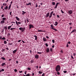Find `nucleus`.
<instances>
[{
	"mask_svg": "<svg viewBox=\"0 0 76 76\" xmlns=\"http://www.w3.org/2000/svg\"><path fill=\"white\" fill-rule=\"evenodd\" d=\"M52 29H53V30H54V31H57V30L54 28H52Z\"/></svg>",
	"mask_w": 76,
	"mask_h": 76,
	"instance_id": "412c9836",
	"label": "nucleus"
},
{
	"mask_svg": "<svg viewBox=\"0 0 76 76\" xmlns=\"http://www.w3.org/2000/svg\"><path fill=\"white\" fill-rule=\"evenodd\" d=\"M1 58L3 60H6V58L4 57H1Z\"/></svg>",
	"mask_w": 76,
	"mask_h": 76,
	"instance_id": "c85d7f7f",
	"label": "nucleus"
},
{
	"mask_svg": "<svg viewBox=\"0 0 76 76\" xmlns=\"http://www.w3.org/2000/svg\"><path fill=\"white\" fill-rule=\"evenodd\" d=\"M27 6H29V5H31V3L29 2L27 4Z\"/></svg>",
	"mask_w": 76,
	"mask_h": 76,
	"instance_id": "bb28decb",
	"label": "nucleus"
},
{
	"mask_svg": "<svg viewBox=\"0 0 76 76\" xmlns=\"http://www.w3.org/2000/svg\"><path fill=\"white\" fill-rule=\"evenodd\" d=\"M4 9L5 10H7V9H8V6H6V7H4Z\"/></svg>",
	"mask_w": 76,
	"mask_h": 76,
	"instance_id": "aec40b11",
	"label": "nucleus"
},
{
	"mask_svg": "<svg viewBox=\"0 0 76 76\" xmlns=\"http://www.w3.org/2000/svg\"><path fill=\"white\" fill-rule=\"evenodd\" d=\"M11 23H15V22H11Z\"/></svg>",
	"mask_w": 76,
	"mask_h": 76,
	"instance_id": "864d4df0",
	"label": "nucleus"
},
{
	"mask_svg": "<svg viewBox=\"0 0 76 76\" xmlns=\"http://www.w3.org/2000/svg\"><path fill=\"white\" fill-rule=\"evenodd\" d=\"M68 44H70V43H71V42H70L69 41L68 42Z\"/></svg>",
	"mask_w": 76,
	"mask_h": 76,
	"instance_id": "bf43d9fd",
	"label": "nucleus"
},
{
	"mask_svg": "<svg viewBox=\"0 0 76 76\" xmlns=\"http://www.w3.org/2000/svg\"><path fill=\"white\" fill-rule=\"evenodd\" d=\"M15 23L17 26H18V25H19V24H21V23H22L20 22H18L17 21H15Z\"/></svg>",
	"mask_w": 76,
	"mask_h": 76,
	"instance_id": "39448f33",
	"label": "nucleus"
},
{
	"mask_svg": "<svg viewBox=\"0 0 76 76\" xmlns=\"http://www.w3.org/2000/svg\"><path fill=\"white\" fill-rule=\"evenodd\" d=\"M17 71H18V70L16 69H14L15 72H17Z\"/></svg>",
	"mask_w": 76,
	"mask_h": 76,
	"instance_id": "a19ab883",
	"label": "nucleus"
},
{
	"mask_svg": "<svg viewBox=\"0 0 76 76\" xmlns=\"http://www.w3.org/2000/svg\"><path fill=\"white\" fill-rule=\"evenodd\" d=\"M69 24L70 25H72V23H69Z\"/></svg>",
	"mask_w": 76,
	"mask_h": 76,
	"instance_id": "3c124183",
	"label": "nucleus"
},
{
	"mask_svg": "<svg viewBox=\"0 0 76 76\" xmlns=\"http://www.w3.org/2000/svg\"><path fill=\"white\" fill-rule=\"evenodd\" d=\"M43 41H44V42H45L46 41H47V39H46V38L43 37Z\"/></svg>",
	"mask_w": 76,
	"mask_h": 76,
	"instance_id": "1a4fd4ad",
	"label": "nucleus"
},
{
	"mask_svg": "<svg viewBox=\"0 0 76 76\" xmlns=\"http://www.w3.org/2000/svg\"><path fill=\"white\" fill-rule=\"evenodd\" d=\"M53 13H54L53 11H52L51 12H50V15L49 17V18H51V17H52V16H53Z\"/></svg>",
	"mask_w": 76,
	"mask_h": 76,
	"instance_id": "423d86ee",
	"label": "nucleus"
},
{
	"mask_svg": "<svg viewBox=\"0 0 76 76\" xmlns=\"http://www.w3.org/2000/svg\"><path fill=\"white\" fill-rule=\"evenodd\" d=\"M60 70V66L59 65H58L56 67V70L57 72H59Z\"/></svg>",
	"mask_w": 76,
	"mask_h": 76,
	"instance_id": "f257e3e1",
	"label": "nucleus"
},
{
	"mask_svg": "<svg viewBox=\"0 0 76 76\" xmlns=\"http://www.w3.org/2000/svg\"><path fill=\"white\" fill-rule=\"evenodd\" d=\"M64 73H66L67 71H64Z\"/></svg>",
	"mask_w": 76,
	"mask_h": 76,
	"instance_id": "8fccbe9b",
	"label": "nucleus"
},
{
	"mask_svg": "<svg viewBox=\"0 0 76 76\" xmlns=\"http://www.w3.org/2000/svg\"><path fill=\"white\" fill-rule=\"evenodd\" d=\"M15 18L17 19V20H18V21H19V20H20V19L18 17H15Z\"/></svg>",
	"mask_w": 76,
	"mask_h": 76,
	"instance_id": "2eb2a0df",
	"label": "nucleus"
},
{
	"mask_svg": "<svg viewBox=\"0 0 76 76\" xmlns=\"http://www.w3.org/2000/svg\"><path fill=\"white\" fill-rule=\"evenodd\" d=\"M4 28L5 29V31H7V26L4 27Z\"/></svg>",
	"mask_w": 76,
	"mask_h": 76,
	"instance_id": "6ab92c4d",
	"label": "nucleus"
},
{
	"mask_svg": "<svg viewBox=\"0 0 76 76\" xmlns=\"http://www.w3.org/2000/svg\"><path fill=\"white\" fill-rule=\"evenodd\" d=\"M1 16L2 18H3V17H4V15L3 14L2 15H1Z\"/></svg>",
	"mask_w": 76,
	"mask_h": 76,
	"instance_id": "49530a36",
	"label": "nucleus"
},
{
	"mask_svg": "<svg viewBox=\"0 0 76 76\" xmlns=\"http://www.w3.org/2000/svg\"><path fill=\"white\" fill-rule=\"evenodd\" d=\"M10 33H8L7 34V37H10Z\"/></svg>",
	"mask_w": 76,
	"mask_h": 76,
	"instance_id": "72a5a7b5",
	"label": "nucleus"
},
{
	"mask_svg": "<svg viewBox=\"0 0 76 76\" xmlns=\"http://www.w3.org/2000/svg\"><path fill=\"white\" fill-rule=\"evenodd\" d=\"M38 57H39V55H36L35 56V58L38 59Z\"/></svg>",
	"mask_w": 76,
	"mask_h": 76,
	"instance_id": "9b49d317",
	"label": "nucleus"
},
{
	"mask_svg": "<svg viewBox=\"0 0 76 76\" xmlns=\"http://www.w3.org/2000/svg\"><path fill=\"white\" fill-rule=\"evenodd\" d=\"M4 44H7V42H6V41L5 40L4 41Z\"/></svg>",
	"mask_w": 76,
	"mask_h": 76,
	"instance_id": "393cba45",
	"label": "nucleus"
},
{
	"mask_svg": "<svg viewBox=\"0 0 76 76\" xmlns=\"http://www.w3.org/2000/svg\"><path fill=\"white\" fill-rule=\"evenodd\" d=\"M30 63H34V61L33 60H31Z\"/></svg>",
	"mask_w": 76,
	"mask_h": 76,
	"instance_id": "a878e982",
	"label": "nucleus"
},
{
	"mask_svg": "<svg viewBox=\"0 0 76 76\" xmlns=\"http://www.w3.org/2000/svg\"><path fill=\"white\" fill-rule=\"evenodd\" d=\"M34 72L32 73V76H34Z\"/></svg>",
	"mask_w": 76,
	"mask_h": 76,
	"instance_id": "052dcab7",
	"label": "nucleus"
},
{
	"mask_svg": "<svg viewBox=\"0 0 76 76\" xmlns=\"http://www.w3.org/2000/svg\"><path fill=\"white\" fill-rule=\"evenodd\" d=\"M22 12H23V13H22V15H24L25 14H26V12L25 11H23Z\"/></svg>",
	"mask_w": 76,
	"mask_h": 76,
	"instance_id": "f3484780",
	"label": "nucleus"
},
{
	"mask_svg": "<svg viewBox=\"0 0 76 76\" xmlns=\"http://www.w3.org/2000/svg\"><path fill=\"white\" fill-rule=\"evenodd\" d=\"M19 29L20 31H21L22 32H23L25 31V27H24V28L21 27L19 28Z\"/></svg>",
	"mask_w": 76,
	"mask_h": 76,
	"instance_id": "f03ea898",
	"label": "nucleus"
},
{
	"mask_svg": "<svg viewBox=\"0 0 76 76\" xmlns=\"http://www.w3.org/2000/svg\"><path fill=\"white\" fill-rule=\"evenodd\" d=\"M57 25H58V22L57 21H56L55 22L54 25H55V26H57Z\"/></svg>",
	"mask_w": 76,
	"mask_h": 76,
	"instance_id": "a211bd4d",
	"label": "nucleus"
},
{
	"mask_svg": "<svg viewBox=\"0 0 76 76\" xmlns=\"http://www.w3.org/2000/svg\"><path fill=\"white\" fill-rule=\"evenodd\" d=\"M69 15H72L73 13V10H69L68 11Z\"/></svg>",
	"mask_w": 76,
	"mask_h": 76,
	"instance_id": "7ed1b4c3",
	"label": "nucleus"
},
{
	"mask_svg": "<svg viewBox=\"0 0 76 76\" xmlns=\"http://www.w3.org/2000/svg\"><path fill=\"white\" fill-rule=\"evenodd\" d=\"M7 19V18H2V20H4V21H5Z\"/></svg>",
	"mask_w": 76,
	"mask_h": 76,
	"instance_id": "4468645a",
	"label": "nucleus"
},
{
	"mask_svg": "<svg viewBox=\"0 0 76 76\" xmlns=\"http://www.w3.org/2000/svg\"><path fill=\"white\" fill-rule=\"evenodd\" d=\"M49 15H50V12H48L46 14V17H48L49 16Z\"/></svg>",
	"mask_w": 76,
	"mask_h": 76,
	"instance_id": "4be33fe9",
	"label": "nucleus"
},
{
	"mask_svg": "<svg viewBox=\"0 0 76 76\" xmlns=\"http://www.w3.org/2000/svg\"><path fill=\"white\" fill-rule=\"evenodd\" d=\"M52 4L53 6H54V5H56V3L54 2H52Z\"/></svg>",
	"mask_w": 76,
	"mask_h": 76,
	"instance_id": "2f4dec72",
	"label": "nucleus"
},
{
	"mask_svg": "<svg viewBox=\"0 0 76 76\" xmlns=\"http://www.w3.org/2000/svg\"><path fill=\"white\" fill-rule=\"evenodd\" d=\"M46 38H47L48 39L49 38V37H48V36H46Z\"/></svg>",
	"mask_w": 76,
	"mask_h": 76,
	"instance_id": "680f3d73",
	"label": "nucleus"
},
{
	"mask_svg": "<svg viewBox=\"0 0 76 76\" xmlns=\"http://www.w3.org/2000/svg\"><path fill=\"white\" fill-rule=\"evenodd\" d=\"M5 22V21H4L2 20L1 21L0 23L1 24H3V23H4Z\"/></svg>",
	"mask_w": 76,
	"mask_h": 76,
	"instance_id": "f8f14e48",
	"label": "nucleus"
},
{
	"mask_svg": "<svg viewBox=\"0 0 76 76\" xmlns=\"http://www.w3.org/2000/svg\"><path fill=\"white\" fill-rule=\"evenodd\" d=\"M61 13H64V12H63V10H61Z\"/></svg>",
	"mask_w": 76,
	"mask_h": 76,
	"instance_id": "5fc2aeb1",
	"label": "nucleus"
},
{
	"mask_svg": "<svg viewBox=\"0 0 76 76\" xmlns=\"http://www.w3.org/2000/svg\"><path fill=\"white\" fill-rule=\"evenodd\" d=\"M27 73V71H25L24 72L25 74L26 75Z\"/></svg>",
	"mask_w": 76,
	"mask_h": 76,
	"instance_id": "603ef678",
	"label": "nucleus"
},
{
	"mask_svg": "<svg viewBox=\"0 0 76 76\" xmlns=\"http://www.w3.org/2000/svg\"><path fill=\"white\" fill-rule=\"evenodd\" d=\"M37 32H43V31L41 30H39L37 31Z\"/></svg>",
	"mask_w": 76,
	"mask_h": 76,
	"instance_id": "c03bdc74",
	"label": "nucleus"
},
{
	"mask_svg": "<svg viewBox=\"0 0 76 76\" xmlns=\"http://www.w3.org/2000/svg\"><path fill=\"white\" fill-rule=\"evenodd\" d=\"M57 6L56 5L55 7L54 8V9H57Z\"/></svg>",
	"mask_w": 76,
	"mask_h": 76,
	"instance_id": "37998d69",
	"label": "nucleus"
},
{
	"mask_svg": "<svg viewBox=\"0 0 76 76\" xmlns=\"http://www.w3.org/2000/svg\"><path fill=\"white\" fill-rule=\"evenodd\" d=\"M76 32V30L75 29H73L71 32L70 34H72V33H73V32Z\"/></svg>",
	"mask_w": 76,
	"mask_h": 76,
	"instance_id": "0eeeda50",
	"label": "nucleus"
},
{
	"mask_svg": "<svg viewBox=\"0 0 76 76\" xmlns=\"http://www.w3.org/2000/svg\"><path fill=\"white\" fill-rule=\"evenodd\" d=\"M50 26H51V27L52 28H53V27H54L53 26V24H51V25H50Z\"/></svg>",
	"mask_w": 76,
	"mask_h": 76,
	"instance_id": "09e8293b",
	"label": "nucleus"
},
{
	"mask_svg": "<svg viewBox=\"0 0 76 76\" xmlns=\"http://www.w3.org/2000/svg\"><path fill=\"white\" fill-rule=\"evenodd\" d=\"M5 65H6V63H2L1 64V66H4V67H5Z\"/></svg>",
	"mask_w": 76,
	"mask_h": 76,
	"instance_id": "9d476101",
	"label": "nucleus"
},
{
	"mask_svg": "<svg viewBox=\"0 0 76 76\" xmlns=\"http://www.w3.org/2000/svg\"><path fill=\"white\" fill-rule=\"evenodd\" d=\"M2 40H6V38H5V37H3L2 38Z\"/></svg>",
	"mask_w": 76,
	"mask_h": 76,
	"instance_id": "7c9ffc66",
	"label": "nucleus"
},
{
	"mask_svg": "<svg viewBox=\"0 0 76 76\" xmlns=\"http://www.w3.org/2000/svg\"><path fill=\"white\" fill-rule=\"evenodd\" d=\"M64 1H65L67 2L69 1V0H65Z\"/></svg>",
	"mask_w": 76,
	"mask_h": 76,
	"instance_id": "13d9d810",
	"label": "nucleus"
},
{
	"mask_svg": "<svg viewBox=\"0 0 76 76\" xmlns=\"http://www.w3.org/2000/svg\"><path fill=\"white\" fill-rule=\"evenodd\" d=\"M4 69H2L1 70H0V72H1L2 71L4 72Z\"/></svg>",
	"mask_w": 76,
	"mask_h": 76,
	"instance_id": "c756f323",
	"label": "nucleus"
},
{
	"mask_svg": "<svg viewBox=\"0 0 76 76\" xmlns=\"http://www.w3.org/2000/svg\"><path fill=\"white\" fill-rule=\"evenodd\" d=\"M38 66H36V68H37V69H38Z\"/></svg>",
	"mask_w": 76,
	"mask_h": 76,
	"instance_id": "774afa93",
	"label": "nucleus"
},
{
	"mask_svg": "<svg viewBox=\"0 0 76 76\" xmlns=\"http://www.w3.org/2000/svg\"><path fill=\"white\" fill-rule=\"evenodd\" d=\"M52 41L53 43H54L55 42V40L54 39H52Z\"/></svg>",
	"mask_w": 76,
	"mask_h": 76,
	"instance_id": "f704fd0d",
	"label": "nucleus"
},
{
	"mask_svg": "<svg viewBox=\"0 0 76 76\" xmlns=\"http://www.w3.org/2000/svg\"><path fill=\"white\" fill-rule=\"evenodd\" d=\"M16 63H17V64H18V63H19L18 62V61H16Z\"/></svg>",
	"mask_w": 76,
	"mask_h": 76,
	"instance_id": "338daca9",
	"label": "nucleus"
},
{
	"mask_svg": "<svg viewBox=\"0 0 76 76\" xmlns=\"http://www.w3.org/2000/svg\"><path fill=\"white\" fill-rule=\"evenodd\" d=\"M10 16H12V11H10Z\"/></svg>",
	"mask_w": 76,
	"mask_h": 76,
	"instance_id": "58836bf2",
	"label": "nucleus"
},
{
	"mask_svg": "<svg viewBox=\"0 0 76 76\" xmlns=\"http://www.w3.org/2000/svg\"><path fill=\"white\" fill-rule=\"evenodd\" d=\"M27 69L28 70H31V69L30 68L28 67L27 68Z\"/></svg>",
	"mask_w": 76,
	"mask_h": 76,
	"instance_id": "79ce46f5",
	"label": "nucleus"
},
{
	"mask_svg": "<svg viewBox=\"0 0 76 76\" xmlns=\"http://www.w3.org/2000/svg\"><path fill=\"white\" fill-rule=\"evenodd\" d=\"M5 49L6 50H9V48H5Z\"/></svg>",
	"mask_w": 76,
	"mask_h": 76,
	"instance_id": "de8ad7c7",
	"label": "nucleus"
},
{
	"mask_svg": "<svg viewBox=\"0 0 76 76\" xmlns=\"http://www.w3.org/2000/svg\"><path fill=\"white\" fill-rule=\"evenodd\" d=\"M21 41V40H19L18 41V42H20Z\"/></svg>",
	"mask_w": 76,
	"mask_h": 76,
	"instance_id": "4d7b16f0",
	"label": "nucleus"
},
{
	"mask_svg": "<svg viewBox=\"0 0 76 76\" xmlns=\"http://www.w3.org/2000/svg\"><path fill=\"white\" fill-rule=\"evenodd\" d=\"M4 51H5V50L4 49H3L2 51V52H4Z\"/></svg>",
	"mask_w": 76,
	"mask_h": 76,
	"instance_id": "6e6d98bb",
	"label": "nucleus"
},
{
	"mask_svg": "<svg viewBox=\"0 0 76 76\" xmlns=\"http://www.w3.org/2000/svg\"><path fill=\"white\" fill-rule=\"evenodd\" d=\"M11 4H10V6H9V7H8V10H10V8L11 7Z\"/></svg>",
	"mask_w": 76,
	"mask_h": 76,
	"instance_id": "cd10ccee",
	"label": "nucleus"
},
{
	"mask_svg": "<svg viewBox=\"0 0 76 76\" xmlns=\"http://www.w3.org/2000/svg\"><path fill=\"white\" fill-rule=\"evenodd\" d=\"M34 37L35 38V40H37V39L38 38V37L36 35H34Z\"/></svg>",
	"mask_w": 76,
	"mask_h": 76,
	"instance_id": "dca6fc26",
	"label": "nucleus"
},
{
	"mask_svg": "<svg viewBox=\"0 0 76 76\" xmlns=\"http://www.w3.org/2000/svg\"><path fill=\"white\" fill-rule=\"evenodd\" d=\"M30 76L31 75H30V74L29 73L28 74L26 75V76Z\"/></svg>",
	"mask_w": 76,
	"mask_h": 76,
	"instance_id": "c9c22d12",
	"label": "nucleus"
},
{
	"mask_svg": "<svg viewBox=\"0 0 76 76\" xmlns=\"http://www.w3.org/2000/svg\"><path fill=\"white\" fill-rule=\"evenodd\" d=\"M37 53V54H41V52H38Z\"/></svg>",
	"mask_w": 76,
	"mask_h": 76,
	"instance_id": "ea45409f",
	"label": "nucleus"
},
{
	"mask_svg": "<svg viewBox=\"0 0 76 76\" xmlns=\"http://www.w3.org/2000/svg\"><path fill=\"white\" fill-rule=\"evenodd\" d=\"M17 50H18V49L13 51L12 52L13 53V54H15V53H16V52L17 51Z\"/></svg>",
	"mask_w": 76,
	"mask_h": 76,
	"instance_id": "ddd939ff",
	"label": "nucleus"
},
{
	"mask_svg": "<svg viewBox=\"0 0 76 76\" xmlns=\"http://www.w3.org/2000/svg\"><path fill=\"white\" fill-rule=\"evenodd\" d=\"M46 52L47 53H48L50 52V48H47L46 49Z\"/></svg>",
	"mask_w": 76,
	"mask_h": 76,
	"instance_id": "6e6552de",
	"label": "nucleus"
},
{
	"mask_svg": "<svg viewBox=\"0 0 76 76\" xmlns=\"http://www.w3.org/2000/svg\"><path fill=\"white\" fill-rule=\"evenodd\" d=\"M45 45L46 46V47H48V44L47 43H45Z\"/></svg>",
	"mask_w": 76,
	"mask_h": 76,
	"instance_id": "4c0bfd02",
	"label": "nucleus"
},
{
	"mask_svg": "<svg viewBox=\"0 0 76 76\" xmlns=\"http://www.w3.org/2000/svg\"><path fill=\"white\" fill-rule=\"evenodd\" d=\"M39 74H42V72L41 71H39Z\"/></svg>",
	"mask_w": 76,
	"mask_h": 76,
	"instance_id": "a18cd8bd",
	"label": "nucleus"
},
{
	"mask_svg": "<svg viewBox=\"0 0 76 76\" xmlns=\"http://www.w3.org/2000/svg\"><path fill=\"white\" fill-rule=\"evenodd\" d=\"M66 47H69V45L68 44H66Z\"/></svg>",
	"mask_w": 76,
	"mask_h": 76,
	"instance_id": "69168bd1",
	"label": "nucleus"
},
{
	"mask_svg": "<svg viewBox=\"0 0 76 76\" xmlns=\"http://www.w3.org/2000/svg\"><path fill=\"white\" fill-rule=\"evenodd\" d=\"M22 72H23V71H19V72L20 73H22Z\"/></svg>",
	"mask_w": 76,
	"mask_h": 76,
	"instance_id": "0e129e2a",
	"label": "nucleus"
},
{
	"mask_svg": "<svg viewBox=\"0 0 76 76\" xmlns=\"http://www.w3.org/2000/svg\"><path fill=\"white\" fill-rule=\"evenodd\" d=\"M29 29H31L32 28H33L34 27V26L31 24H29Z\"/></svg>",
	"mask_w": 76,
	"mask_h": 76,
	"instance_id": "20e7f679",
	"label": "nucleus"
},
{
	"mask_svg": "<svg viewBox=\"0 0 76 76\" xmlns=\"http://www.w3.org/2000/svg\"><path fill=\"white\" fill-rule=\"evenodd\" d=\"M11 27H12V26H9L8 27V30H10V28H11Z\"/></svg>",
	"mask_w": 76,
	"mask_h": 76,
	"instance_id": "5701e85b",
	"label": "nucleus"
},
{
	"mask_svg": "<svg viewBox=\"0 0 76 76\" xmlns=\"http://www.w3.org/2000/svg\"><path fill=\"white\" fill-rule=\"evenodd\" d=\"M50 52H52L53 51V49L52 48H50Z\"/></svg>",
	"mask_w": 76,
	"mask_h": 76,
	"instance_id": "e433bc0d",
	"label": "nucleus"
},
{
	"mask_svg": "<svg viewBox=\"0 0 76 76\" xmlns=\"http://www.w3.org/2000/svg\"><path fill=\"white\" fill-rule=\"evenodd\" d=\"M60 4V2H58L56 4V6H58V5Z\"/></svg>",
	"mask_w": 76,
	"mask_h": 76,
	"instance_id": "473e14b6",
	"label": "nucleus"
},
{
	"mask_svg": "<svg viewBox=\"0 0 76 76\" xmlns=\"http://www.w3.org/2000/svg\"><path fill=\"white\" fill-rule=\"evenodd\" d=\"M73 56H76V53H73Z\"/></svg>",
	"mask_w": 76,
	"mask_h": 76,
	"instance_id": "e2e57ef3",
	"label": "nucleus"
},
{
	"mask_svg": "<svg viewBox=\"0 0 76 76\" xmlns=\"http://www.w3.org/2000/svg\"><path fill=\"white\" fill-rule=\"evenodd\" d=\"M26 20L27 22H29V19H28V18H26Z\"/></svg>",
	"mask_w": 76,
	"mask_h": 76,
	"instance_id": "b1692460",
	"label": "nucleus"
}]
</instances>
